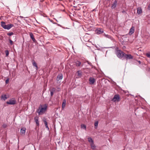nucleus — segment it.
Listing matches in <instances>:
<instances>
[{"label": "nucleus", "instance_id": "obj_12", "mask_svg": "<svg viewBox=\"0 0 150 150\" xmlns=\"http://www.w3.org/2000/svg\"><path fill=\"white\" fill-rule=\"evenodd\" d=\"M38 117H36L34 118L35 121L36 122L37 125L39 126V122L38 120Z\"/></svg>", "mask_w": 150, "mask_h": 150}, {"label": "nucleus", "instance_id": "obj_35", "mask_svg": "<svg viewBox=\"0 0 150 150\" xmlns=\"http://www.w3.org/2000/svg\"><path fill=\"white\" fill-rule=\"evenodd\" d=\"M57 91H60V88H59V87H58L57 88Z\"/></svg>", "mask_w": 150, "mask_h": 150}, {"label": "nucleus", "instance_id": "obj_37", "mask_svg": "<svg viewBox=\"0 0 150 150\" xmlns=\"http://www.w3.org/2000/svg\"><path fill=\"white\" fill-rule=\"evenodd\" d=\"M106 36L107 37H108V38H109V37H110V36L108 35H106Z\"/></svg>", "mask_w": 150, "mask_h": 150}, {"label": "nucleus", "instance_id": "obj_38", "mask_svg": "<svg viewBox=\"0 0 150 150\" xmlns=\"http://www.w3.org/2000/svg\"><path fill=\"white\" fill-rule=\"evenodd\" d=\"M137 61L139 63V64H140L141 63V62L140 61L137 60Z\"/></svg>", "mask_w": 150, "mask_h": 150}, {"label": "nucleus", "instance_id": "obj_14", "mask_svg": "<svg viewBox=\"0 0 150 150\" xmlns=\"http://www.w3.org/2000/svg\"><path fill=\"white\" fill-rule=\"evenodd\" d=\"M6 96V95H2L1 96V99L5 100L7 99Z\"/></svg>", "mask_w": 150, "mask_h": 150}, {"label": "nucleus", "instance_id": "obj_31", "mask_svg": "<svg viewBox=\"0 0 150 150\" xmlns=\"http://www.w3.org/2000/svg\"><path fill=\"white\" fill-rule=\"evenodd\" d=\"M7 125L5 124H3L2 125V127L4 128H6L7 127Z\"/></svg>", "mask_w": 150, "mask_h": 150}, {"label": "nucleus", "instance_id": "obj_10", "mask_svg": "<svg viewBox=\"0 0 150 150\" xmlns=\"http://www.w3.org/2000/svg\"><path fill=\"white\" fill-rule=\"evenodd\" d=\"M117 1L116 0L115 1H114V2L112 4L111 8L112 9H114L116 7L117 5Z\"/></svg>", "mask_w": 150, "mask_h": 150}, {"label": "nucleus", "instance_id": "obj_18", "mask_svg": "<svg viewBox=\"0 0 150 150\" xmlns=\"http://www.w3.org/2000/svg\"><path fill=\"white\" fill-rule=\"evenodd\" d=\"M81 64V63L79 61H77L76 62V66L77 67L80 66Z\"/></svg>", "mask_w": 150, "mask_h": 150}, {"label": "nucleus", "instance_id": "obj_29", "mask_svg": "<svg viewBox=\"0 0 150 150\" xmlns=\"http://www.w3.org/2000/svg\"><path fill=\"white\" fill-rule=\"evenodd\" d=\"M146 55L147 57L149 58H150V52L146 53Z\"/></svg>", "mask_w": 150, "mask_h": 150}, {"label": "nucleus", "instance_id": "obj_17", "mask_svg": "<svg viewBox=\"0 0 150 150\" xmlns=\"http://www.w3.org/2000/svg\"><path fill=\"white\" fill-rule=\"evenodd\" d=\"M142 11L141 8H138L137 9V13L139 14H140L142 13Z\"/></svg>", "mask_w": 150, "mask_h": 150}, {"label": "nucleus", "instance_id": "obj_23", "mask_svg": "<svg viewBox=\"0 0 150 150\" xmlns=\"http://www.w3.org/2000/svg\"><path fill=\"white\" fill-rule=\"evenodd\" d=\"M98 122L96 121L94 123V127L95 129H97L98 127Z\"/></svg>", "mask_w": 150, "mask_h": 150}, {"label": "nucleus", "instance_id": "obj_39", "mask_svg": "<svg viewBox=\"0 0 150 150\" xmlns=\"http://www.w3.org/2000/svg\"><path fill=\"white\" fill-rule=\"evenodd\" d=\"M88 64H89V65H91V63H90L89 62H88Z\"/></svg>", "mask_w": 150, "mask_h": 150}, {"label": "nucleus", "instance_id": "obj_11", "mask_svg": "<svg viewBox=\"0 0 150 150\" xmlns=\"http://www.w3.org/2000/svg\"><path fill=\"white\" fill-rule=\"evenodd\" d=\"M30 36L33 41L34 42H36V40L34 38L33 34L32 33H30Z\"/></svg>", "mask_w": 150, "mask_h": 150}, {"label": "nucleus", "instance_id": "obj_33", "mask_svg": "<svg viewBox=\"0 0 150 150\" xmlns=\"http://www.w3.org/2000/svg\"><path fill=\"white\" fill-rule=\"evenodd\" d=\"M13 38H14L13 40H14L15 41H16V36L15 35L13 36Z\"/></svg>", "mask_w": 150, "mask_h": 150}, {"label": "nucleus", "instance_id": "obj_22", "mask_svg": "<svg viewBox=\"0 0 150 150\" xmlns=\"http://www.w3.org/2000/svg\"><path fill=\"white\" fill-rule=\"evenodd\" d=\"M88 141L89 142H91V143H93V141L92 138L91 137L88 138Z\"/></svg>", "mask_w": 150, "mask_h": 150}, {"label": "nucleus", "instance_id": "obj_5", "mask_svg": "<svg viewBox=\"0 0 150 150\" xmlns=\"http://www.w3.org/2000/svg\"><path fill=\"white\" fill-rule=\"evenodd\" d=\"M16 101L14 98H12L9 100V101H7L6 103L9 105H14L16 103Z\"/></svg>", "mask_w": 150, "mask_h": 150}, {"label": "nucleus", "instance_id": "obj_40", "mask_svg": "<svg viewBox=\"0 0 150 150\" xmlns=\"http://www.w3.org/2000/svg\"><path fill=\"white\" fill-rule=\"evenodd\" d=\"M125 11H124V10L122 11V13H125Z\"/></svg>", "mask_w": 150, "mask_h": 150}, {"label": "nucleus", "instance_id": "obj_1", "mask_svg": "<svg viewBox=\"0 0 150 150\" xmlns=\"http://www.w3.org/2000/svg\"><path fill=\"white\" fill-rule=\"evenodd\" d=\"M47 108V106L46 104L43 105H40L38 109L37 110L36 112L38 113L39 115L43 114L46 110Z\"/></svg>", "mask_w": 150, "mask_h": 150}, {"label": "nucleus", "instance_id": "obj_24", "mask_svg": "<svg viewBox=\"0 0 150 150\" xmlns=\"http://www.w3.org/2000/svg\"><path fill=\"white\" fill-rule=\"evenodd\" d=\"M81 128H83L86 129V126L83 124L81 125Z\"/></svg>", "mask_w": 150, "mask_h": 150}, {"label": "nucleus", "instance_id": "obj_16", "mask_svg": "<svg viewBox=\"0 0 150 150\" xmlns=\"http://www.w3.org/2000/svg\"><path fill=\"white\" fill-rule=\"evenodd\" d=\"M26 129L25 128H23L21 129V132L22 134H24L25 133Z\"/></svg>", "mask_w": 150, "mask_h": 150}, {"label": "nucleus", "instance_id": "obj_3", "mask_svg": "<svg viewBox=\"0 0 150 150\" xmlns=\"http://www.w3.org/2000/svg\"><path fill=\"white\" fill-rule=\"evenodd\" d=\"M1 25L5 29L9 30L14 26L13 24H8L6 25L5 22L2 21L1 22Z\"/></svg>", "mask_w": 150, "mask_h": 150}, {"label": "nucleus", "instance_id": "obj_15", "mask_svg": "<svg viewBox=\"0 0 150 150\" xmlns=\"http://www.w3.org/2000/svg\"><path fill=\"white\" fill-rule=\"evenodd\" d=\"M33 66L35 67H36V70H38V66L37 65V64L36 62H35L34 61L33 62Z\"/></svg>", "mask_w": 150, "mask_h": 150}, {"label": "nucleus", "instance_id": "obj_34", "mask_svg": "<svg viewBox=\"0 0 150 150\" xmlns=\"http://www.w3.org/2000/svg\"><path fill=\"white\" fill-rule=\"evenodd\" d=\"M53 94V92H52L50 91V96H52Z\"/></svg>", "mask_w": 150, "mask_h": 150}, {"label": "nucleus", "instance_id": "obj_26", "mask_svg": "<svg viewBox=\"0 0 150 150\" xmlns=\"http://www.w3.org/2000/svg\"><path fill=\"white\" fill-rule=\"evenodd\" d=\"M43 122H44L45 125L47 124V122L46 119L44 118L43 120Z\"/></svg>", "mask_w": 150, "mask_h": 150}, {"label": "nucleus", "instance_id": "obj_28", "mask_svg": "<svg viewBox=\"0 0 150 150\" xmlns=\"http://www.w3.org/2000/svg\"><path fill=\"white\" fill-rule=\"evenodd\" d=\"M9 42L11 45H12L13 44V41L10 38L9 39Z\"/></svg>", "mask_w": 150, "mask_h": 150}, {"label": "nucleus", "instance_id": "obj_19", "mask_svg": "<svg viewBox=\"0 0 150 150\" xmlns=\"http://www.w3.org/2000/svg\"><path fill=\"white\" fill-rule=\"evenodd\" d=\"M78 76L79 77H81L82 76V72L80 71H77Z\"/></svg>", "mask_w": 150, "mask_h": 150}, {"label": "nucleus", "instance_id": "obj_20", "mask_svg": "<svg viewBox=\"0 0 150 150\" xmlns=\"http://www.w3.org/2000/svg\"><path fill=\"white\" fill-rule=\"evenodd\" d=\"M66 101L65 100H64L62 103V108H64L65 106L66 105Z\"/></svg>", "mask_w": 150, "mask_h": 150}, {"label": "nucleus", "instance_id": "obj_25", "mask_svg": "<svg viewBox=\"0 0 150 150\" xmlns=\"http://www.w3.org/2000/svg\"><path fill=\"white\" fill-rule=\"evenodd\" d=\"M7 35H8V36H11L13 34V32H10V33H7Z\"/></svg>", "mask_w": 150, "mask_h": 150}, {"label": "nucleus", "instance_id": "obj_4", "mask_svg": "<svg viewBox=\"0 0 150 150\" xmlns=\"http://www.w3.org/2000/svg\"><path fill=\"white\" fill-rule=\"evenodd\" d=\"M112 100L114 102H115L116 101H119L120 100V98L118 94H115L114 95L113 98L112 99Z\"/></svg>", "mask_w": 150, "mask_h": 150}, {"label": "nucleus", "instance_id": "obj_6", "mask_svg": "<svg viewBox=\"0 0 150 150\" xmlns=\"http://www.w3.org/2000/svg\"><path fill=\"white\" fill-rule=\"evenodd\" d=\"M133 57L130 54H126L125 53L124 59H126L127 60L128 59H132Z\"/></svg>", "mask_w": 150, "mask_h": 150}, {"label": "nucleus", "instance_id": "obj_7", "mask_svg": "<svg viewBox=\"0 0 150 150\" xmlns=\"http://www.w3.org/2000/svg\"><path fill=\"white\" fill-rule=\"evenodd\" d=\"M95 32L96 34H100L103 33V30L102 28H99L96 30Z\"/></svg>", "mask_w": 150, "mask_h": 150}, {"label": "nucleus", "instance_id": "obj_30", "mask_svg": "<svg viewBox=\"0 0 150 150\" xmlns=\"http://www.w3.org/2000/svg\"><path fill=\"white\" fill-rule=\"evenodd\" d=\"M55 91V89L54 88H52L50 90V91L52 92H54Z\"/></svg>", "mask_w": 150, "mask_h": 150}, {"label": "nucleus", "instance_id": "obj_9", "mask_svg": "<svg viewBox=\"0 0 150 150\" xmlns=\"http://www.w3.org/2000/svg\"><path fill=\"white\" fill-rule=\"evenodd\" d=\"M134 26H132L131 28H130L129 30V34L130 35H132L134 33Z\"/></svg>", "mask_w": 150, "mask_h": 150}, {"label": "nucleus", "instance_id": "obj_8", "mask_svg": "<svg viewBox=\"0 0 150 150\" xmlns=\"http://www.w3.org/2000/svg\"><path fill=\"white\" fill-rule=\"evenodd\" d=\"M89 81L90 84L93 85L94 84L95 82V79L94 78L91 77L89 78Z\"/></svg>", "mask_w": 150, "mask_h": 150}, {"label": "nucleus", "instance_id": "obj_13", "mask_svg": "<svg viewBox=\"0 0 150 150\" xmlns=\"http://www.w3.org/2000/svg\"><path fill=\"white\" fill-rule=\"evenodd\" d=\"M63 76L62 74L59 75L57 76V80L59 81L60 80L62 79Z\"/></svg>", "mask_w": 150, "mask_h": 150}, {"label": "nucleus", "instance_id": "obj_2", "mask_svg": "<svg viewBox=\"0 0 150 150\" xmlns=\"http://www.w3.org/2000/svg\"><path fill=\"white\" fill-rule=\"evenodd\" d=\"M115 54L117 57L120 59L124 58L125 53L120 50H117L115 51Z\"/></svg>", "mask_w": 150, "mask_h": 150}, {"label": "nucleus", "instance_id": "obj_41", "mask_svg": "<svg viewBox=\"0 0 150 150\" xmlns=\"http://www.w3.org/2000/svg\"><path fill=\"white\" fill-rule=\"evenodd\" d=\"M34 1H36V0H33Z\"/></svg>", "mask_w": 150, "mask_h": 150}, {"label": "nucleus", "instance_id": "obj_27", "mask_svg": "<svg viewBox=\"0 0 150 150\" xmlns=\"http://www.w3.org/2000/svg\"><path fill=\"white\" fill-rule=\"evenodd\" d=\"M5 53L6 54V56H8L9 54V52L8 50H6L5 51Z\"/></svg>", "mask_w": 150, "mask_h": 150}, {"label": "nucleus", "instance_id": "obj_21", "mask_svg": "<svg viewBox=\"0 0 150 150\" xmlns=\"http://www.w3.org/2000/svg\"><path fill=\"white\" fill-rule=\"evenodd\" d=\"M91 149H95L96 146L93 143H91Z\"/></svg>", "mask_w": 150, "mask_h": 150}, {"label": "nucleus", "instance_id": "obj_32", "mask_svg": "<svg viewBox=\"0 0 150 150\" xmlns=\"http://www.w3.org/2000/svg\"><path fill=\"white\" fill-rule=\"evenodd\" d=\"M9 81V79L8 78L6 81L5 83L6 84H7L8 83Z\"/></svg>", "mask_w": 150, "mask_h": 150}, {"label": "nucleus", "instance_id": "obj_36", "mask_svg": "<svg viewBox=\"0 0 150 150\" xmlns=\"http://www.w3.org/2000/svg\"><path fill=\"white\" fill-rule=\"evenodd\" d=\"M45 125V127L46 128H47L48 129H49V128H48V126H47V124Z\"/></svg>", "mask_w": 150, "mask_h": 150}]
</instances>
